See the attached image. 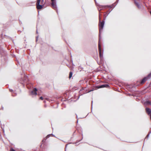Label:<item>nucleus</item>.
<instances>
[{
  "instance_id": "obj_12",
  "label": "nucleus",
  "mask_w": 151,
  "mask_h": 151,
  "mask_svg": "<svg viewBox=\"0 0 151 151\" xmlns=\"http://www.w3.org/2000/svg\"><path fill=\"white\" fill-rule=\"evenodd\" d=\"M115 6V5L114 4H112L111 5L108 6V7H110L111 8H114Z\"/></svg>"
},
{
  "instance_id": "obj_10",
  "label": "nucleus",
  "mask_w": 151,
  "mask_h": 151,
  "mask_svg": "<svg viewBox=\"0 0 151 151\" xmlns=\"http://www.w3.org/2000/svg\"><path fill=\"white\" fill-rule=\"evenodd\" d=\"M105 6H99L98 9L99 11H100L101 10L105 8Z\"/></svg>"
},
{
  "instance_id": "obj_9",
  "label": "nucleus",
  "mask_w": 151,
  "mask_h": 151,
  "mask_svg": "<svg viewBox=\"0 0 151 151\" xmlns=\"http://www.w3.org/2000/svg\"><path fill=\"white\" fill-rule=\"evenodd\" d=\"M147 80V78L146 77H145L143 79H142L141 81L140 82V83L141 84H142L144 83Z\"/></svg>"
},
{
  "instance_id": "obj_5",
  "label": "nucleus",
  "mask_w": 151,
  "mask_h": 151,
  "mask_svg": "<svg viewBox=\"0 0 151 151\" xmlns=\"http://www.w3.org/2000/svg\"><path fill=\"white\" fill-rule=\"evenodd\" d=\"M146 111L148 115H149L150 116V119L151 120V110L147 108H146Z\"/></svg>"
},
{
  "instance_id": "obj_15",
  "label": "nucleus",
  "mask_w": 151,
  "mask_h": 151,
  "mask_svg": "<svg viewBox=\"0 0 151 151\" xmlns=\"http://www.w3.org/2000/svg\"><path fill=\"white\" fill-rule=\"evenodd\" d=\"M10 151H15L12 148L10 149Z\"/></svg>"
},
{
  "instance_id": "obj_7",
  "label": "nucleus",
  "mask_w": 151,
  "mask_h": 151,
  "mask_svg": "<svg viewBox=\"0 0 151 151\" xmlns=\"http://www.w3.org/2000/svg\"><path fill=\"white\" fill-rule=\"evenodd\" d=\"M109 86V85L107 84H106V85H101L98 86L97 87V88H102L104 87H107Z\"/></svg>"
},
{
  "instance_id": "obj_11",
  "label": "nucleus",
  "mask_w": 151,
  "mask_h": 151,
  "mask_svg": "<svg viewBox=\"0 0 151 151\" xmlns=\"http://www.w3.org/2000/svg\"><path fill=\"white\" fill-rule=\"evenodd\" d=\"M132 86H127V88H129V89H128V90L130 91V92H132Z\"/></svg>"
},
{
  "instance_id": "obj_17",
  "label": "nucleus",
  "mask_w": 151,
  "mask_h": 151,
  "mask_svg": "<svg viewBox=\"0 0 151 151\" xmlns=\"http://www.w3.org/2000/svg\"><path fill=\"white\" fill-rule=\"evenodd\" d=\"M128 95H129V96H131V95H131V94H130V93H129V94H128Z\"/></svg>"
},
{
  "instance_id": "obj_4",
  "label": "nucleus",
  "mask_w": 151,
  "mask_h": 151,
  "mask_svg": "<svg viewBox=\"0 0 151 151\" xmlns=\"http://www.w3.org/2000/svg\"><path fill=\"white\" fill-rule=\"evenodd\" d=\"M52 2L51 5L52 8L55 10L57 9V7L56 5V0H51Z\"/></svg>"
},
{
  "instance_id": "obj_8",
  "label": "nucleus",
  "mask_w": 151,
  "mask_h": 151,
  "mask_svg": "<svg viewBox=\"0 0 151 151\" xmlns=\"http://www.w3.org/2000/svg\"><path fill=\"white\" fill-rule=\"evenodd\" d=\"M139 0H134V3L136 6L138 7L139 8L140 6L139 5Z\"/></svg>"
},
{
  "instance_id": "obj_14",
  "label": "nucleus",
  "mask_w": 151,
  "mask_h": 151,
  "mask_svg": "<svg viewBox=\"0 0 151 151\" xmlns=\"http://www.w3.org/2000/svg\"><path fill=\"white\" fill-rule=\"evenodd\" d=\"M20 82L22 84H24V83H25L26 82V81H20Z\"/></svg>"
},
{
  "instance_id": "obj_2",
  "label": "nucleus",
  "mask_w": 151,
  "mask_h": 151,
  "mask_svg": "<svg viewBox=\"0 0 151 151\" xmlns=\"http://www.w3.org/2000/svg\"><path fill=\"white\" fill-rule=\"evenodd\" d=\"M44 0H37L36 4V7L38 9H41L43 7Z\"/></svg>"
},
{
  "instance_id": "obj_6",
  "label": "nucleus",
  "mask_w": 151,
  "mask_h": 151,
  "mask_svg": "<svg viewBox=\"0 0 151 151\" xmlns=\"http://www.w3.org/2000/svg\"><path fill=\"white\" fill-rule=\"evenodd\" d=\"M37 90L36 88H35L33 91H31V94L32 95H35L36 96L37 94Z\"/></svg>"
},
{
  "instance_id": "obj_3",
  "label": "nucleus",
  "mask_w": 151,
  "mask_h": 151,
  "mask_svg": "<svg viewBox=\"0 0 151 151\" xmlns=\"http://www.w3.org/2000/svg\"><path fill=\"white\" fill-rule=\"evenodd\" d=\"M98 49L99 52V56L100 59L102 60L103 58V54L102 53L101 45L100 44V39L99 38L98 43Z\"/></svg>"
},
{
  "instance_id": "obj_13",
  "label": "nucleus",
  "mask_w": 151,
  "mask_h": 151,
  "mask_svg": "<svg viewBox=\"0 0 151 151\" xmlns=\"http://www.w3.org/2000/svg\"><path fill=\"white\" fill-rule=\"evenodd\" d=\"M72 74H73L72 72H70L69 76V78H71L72 77Z\"/></svg>"
},
{
  "instance_id": "obj_16",
  "label": "nucleus",
  "mask_w": 151,
  "mask_h": 151,
  "mask_svg": "<svg viewBox=\"0 0 151 151\" xmlns=\"http://www.w3.org/2000/svg\"><path fill=\"white\" fill-rule=\"evenodd\" d=\"M40 99L41 100H42L43 99V98L42 97H40Z\"/></svg>"
},
{
  "instance_id": "obj_1",
  "label": "nucleus",
  "mask_w": 151,
  "mask_h": 151,
  "mask_svg": "<svg viewBox=\"0 0 151 151\" xmlns=\"http://www.w3.org/2000/svg\"><path fill=\"white\" fill-rule=\"evenodd\" d=\"M101 14L100 13L99 14V33L102 31L104 27V21L102 22L101 21Z\"/></svg>"
}]
</instances>
